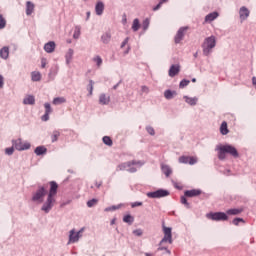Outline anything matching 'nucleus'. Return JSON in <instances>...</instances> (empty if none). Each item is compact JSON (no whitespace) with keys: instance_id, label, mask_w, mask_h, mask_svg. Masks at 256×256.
<instances>
[{"instance_id":"f257e3e1","label":"nucleus","mask_w":256,"mask_h":256,"mask_svg":"<svg viewBox=\"0 0 256 256\" xmlns=\"http://www.w3.org/2000/svg\"><path fill=\"white\" fill-rule=\"evenodd\" d=\"M50 190L48 193V197L46 202L42 206V211L45 213H49L51 209H53V205H55V195H57V189H59V185L55 181L49 182Z\"/></svg>"},{"instance_id":"f03ea898","label":"nucleus","mask_w":256,"mask_h":256,"mask_svg":"<svg viewBox=\"0 0 256 256\" xmlns=\"http://www.w3.org/2000/svg\"><path fill=\"white\" fill-rule=\"evenodd\" d=\"M218 158L223 161V159L227 158V154L231 155L232 157H234L235 159H237V157H239V152L237 151V148H235V146L232 145H220L218 146Z\"/></svg>"},{"instance_id":"7ed1b4c3","label":"nucleus","mask_w":256,"mask_h":256,"mask_svg":"<svg viewBox=\"0 0 256 256\" xmlns=\"http://www.w3.org/2000/svg\"><path fill=\"white\" fill-rule=\"evenodd\" d=\"M139 167H143V162L132 160L118 165V171H129V173H136L137 168Z\"/></svg>"},{"instance_id":"20e7f679","label":"nucleus","mask_w":256,"mask_h":256,"mask_svg":"<svg viewBox=\"0 0 256 256\" xmlns=\"http://www.w3.org/2000/svg\"><path fill=\"white\" fill-rule=\"evenodd\" d=\"M216 45L217 40L215 39V36L207 37L202 44L203 55H205V57H209Z\"/></svg>"},{"instance_id":"39448f33","label":"nucleus","mask_w":256,"mask_h":256,"mask_svg":"<svg viewBox=\"0 0 256 256\" xmlns=\"http://www.w3.org/2000/svg\"><path fill=\"white\" fill-rule=\"evenodd\" d=\"M206 217L210 221H227L229 219V216L225 212H209L206 214Z\"/></svg>"},{"instance_id":"423d86ee","label":"nucleus","mask_w":256,"mask_h":256,"mask_svg":"<svg viewBox=\"0 0 256 256\" xmlns=\"http://www.w3.org/2000/svg\"><path fill=\"white\" fill-rule=\"evenodd\" d=\"M164 237L160 241L159 245H163V243H169L170 245L173 243V234L171 227H167L165 225L162 226Z\"/></svg>"},{"instance_id":"0eeeda50","label":"nucleus","mask_w":256,"mask_h":256,"mask_svg":"<svg viewBox=\"0 0 256 256\" xmlns=\"http://www.w3.org/2000/svg\"><path fill=\"white\" fill-rule=\"evenodd\" d=\"M12 145L17 151H27V149H31V144L29 142H23L21 138L13 140Z\"/></svg>"},{"instance_id":"6e6552de","label":"nucleus","mask_w":256,"mask_h":256,"mask_svg":"<svg viewBox=\"0 0 256 256\" xmlns=\"http://www.w3.org/2000/svg\"><path fill=\"white\" fill-rule=\"evenodd\" d=\"M168 195L169 191L163 189L147 193V197H149L150 199H160V197H167Z\"/></svg>"},{"instance_id":"1a4fd4ad","label":"nucleus","mask_w":256,"mask_h":256,"mask_svg":"<svg viewBox=\"0 0 256 256\" xmlns=\"http://www.w3.org/2000/svg\"><path fill=\"white\" fill-rule=\"evenodd\" d=\"M83 231H85V228H81L77 233H75V229H72L69 235V243H77L81 239V233Z\"/></svg>"},{"instance_id":"9d476101","label":"nucleus","mask_w":256,"mask_h":256,"mask_svg":"<svg viewBox=\"0 0 256 256\" xmlns=\"http://www.w3.org/2000/svg\"><path fill=\"white\" fill-rule=\"evenodd\" d=\"M47 195V191L44 187H41L33 196V201H37L38 203H43V199Z\"/></svg>"},{"instance_id":"9b49d317","label":"nucleus","mask_w":256,"mask_h":256,"mask_svg":"<svg viewBox=\"0 0 256 256\" xmlns=\"http://www.w3.org/2000/svg\"><path fill=\"white\" fill-rule=\"evenodd\" d=\"M188 29H189V27H181L178 30V32L174 38L175 43H181V41H183V37H185V33H187Z\"/></svg>"},{"instance_id":"f8f14e48","label":"nucleus","mask_w":256,"mask_h":256,"mask_svg":"<svg viewBox=\"0 0 256 256\" xmlns=\"http://www.w3.org/2000/svg\"><path fill=\"white\" fill-rule=\"evenodd\" d=\"M179 163H189V165H195V163H197V157H193V156H181L179 158Z\"/></svg>"},{"instance_id":"ddd939ff","label":"nucleus","mask_w":256,"mask_h":256,"mask_svg":"<svg viewBox=\"0 0 256 256\" xmlns=\"http://www.w3.org/2000/svg\"><path fill=\"white\" fill-rule=\"evenodd\" d=\"M202 191L200 189H192L184 192L185 197H199Z\"/></svg>"},{"instance_id":"4468645a","label":"nucleus","mask_w":256,"mask_h":256,"mask_svg":"<svg viewBox=\"0 0 256 256\" xmlns=\"http://www.w3.org/2000/svg\"><path fill=\"white\" fill-rule=\"evenodd\" d=\"M249 9H247V7L245 6H242L240 8V11H239V15H240V19L241 21H245V19H247V17H249Z\"/></svg>"},{"instance_id":"2eb2a0df","label":"nucleus","mask_w":256,"mask_h":256,"mask_svg":"<svg viewBox=\"0 0 256 256\" xmlns=\"http://www.w3.org/2000/svg\"><path fill=\"white\" fill-rule=\"evenodd\" d=\"M35 12V4L31 1L26 2V15L30 16L33 15Z\"/></svg>"},{"instance_id":"dca6fc26","label":"nucleus","mask_w":256,"mask_h":256,"mask_svg":"<svg viewBox=\"0 0 256 256\" xmlns=\"http://www.w3.org/2000/svg\"><path fill=\"white\" fill-rule=\"evenodd\" d=\"M111 102V97L106 94H100L99 96V103L100 105H109Z\"/></svg>"},{"instance_id":"f3484780","label":"nucleus","mask_w":256,"mask_h":256,"mask_svg":"<svg viewBox=\"0 0 256 256\" xmlns=\"http://www.w3.org/2000/svg\"><path fill=\"white\" fill-rule=\"evenodd\" d=\"M179 71H181V67L179 65H172L169 69V77H175V75H179Z\"/></svg>"},{"instance_id":"a211bd4d","label":"nucleus","mask_w":256,"mask_h":256,"mask_svg":"<svg viewBox=\"0 0 256 256\" xmlns=\"http://www.w3.org/2000/svg\"><path fill=\"white\" fill-rule=\"evenodd\" d=\"M55 47H56L55 42L50 41L44 45V51H46V53H53V51H55Z\"/></svg>"},{"instance_id":"6ab92c4d","label":"nucleus","mask_w":256,"mask_h":256,"mask_svg":"<svg viewBox=\"0 0 256 256\" xmlns=\"http://www.w3.org/2000/svg\"><path fill=\"white\" fill-rule=\"evenodd\" d=\"M103 11H105V4L103 2H97L95 6L96 15H103Z\"/></svg>"},{"instance_id":"aec40b11","label":"nucleus","mask_w":256,"mask_h":256,"mask_svg":"<svg viewBox=\"0 0 256 256\" xmlns=\"http://www.w3.org/2000/svg\"><path fill=\"white\" fill-rule=\"evenodd\" d=\"M217 17H219V13L212 12V13L206 15L205 21H206V23H211L212 21H215V19H217Z\"/></svg>"},{"instance_id":"412c9836","label":"nucleus","mask_w":256,"mask_h":256,"mask_svg":"<svg viewBox=\"0 0 256 256\" xmlns=\"http://www.w3.org/2000/svg\"><path fill=\"white\" fill-rule=\"evenodd\" d=\"M24 105H35V96L28 95L23 100Z\"/></svg>"},{"instance_id":"4be33fe9","label":"nucleus","mask_w":256,"mask_h":256,"mask_svg":"<svg viewBox=\"0 0 256 256\" xmlns=\"http://www.w3.org/2000/svg\"><path fill=\"white\" fill-rule=\"evenodd\" d=\"M1 59H9V47H3L0 50Z\"/></svg>"},{"instance_id":"5701e85b","label":"nucleus","mask_w":256,"mask_h":256,"mask_svg":"<svg viewBox=\"0 0 256 256\" xmlns=\"http://www.w3.org/2000/svg\"><path fill=\"white\" fill-rule=\"evenodd\" d=\"M221 135H227L229 133V128L227 127V123L224 121L220 126Z\"/></svg>"},{"instance_id":"b1692460","label":"nucleus","mask_w":256,"mask_h":256,"mask_svg":"<svg viewBox=\"0 0 256 256\" xmlns=\"http://www.w3.org/2000/svg\"><path fill=\"white\" fill-rule=\"evenodd\" d=\"M34 153L37 155H45V153H47V148H45V146H38L34 150Z\"/></svg>"},{"instance_id":"393cba45","label":"nucleus","mask_w":256,"mask_h":256,"mask_svg":"<svg viewBox=\"0 0 256 256\" xmlns=\"http://www.w3.org/2000/svg\"><path fill=\"white\" fill-rule=\"evenodd\" d=\"M63 103H67V99H65V97H56L53 99V105H61Z\"/></svg>"},{"instance_id":"a878e982","label":"nucleus","mask_w":256,"mask_h":256,"mask_svg":"<svg viewBox=\"0 0 256 256\" xmlns=\"http://www.w3.org/2000/svg\"><path fill=\"white\" fill-rule=\"evenodd\" d=\"M92 61L93 63H96L97 67H101L103 65V58H101V56H94Z\"/></svg>"},{"instance_id":"bb28decb","label":"nucleus","mask_w":256,"mask_h":256,"mask_svg":"<svg viewBox=\"0 0 256 256\" xmlns=\"http://www.w3.org/2000/svg\"><path fill=\"white\" fill-rule=\"evenodd\" d=\"M32 81H41V72L34 71L31 73Z\"/></svg>"},{"instance_id":"cd10ccee","label":"nucleus","mask_w":256,"mask_h":256,"mask_svg":"<svg viewBox=\"0 0 256 256\" xmlns=\"http://www.w3.org/2000/svg\"><path fill=\"white\" fill-rule=\"evenodd\" d=\"M184 99H185L186 103H188V105H197L198 99L196 97L191 98V97L185 96Z\"/></svg>"},{"instance_id":"c85d7f7f","label":"nucleus","mask_w":256,"mask_h":256,"mask_svg":"<svg viewBox=\"0 0 256 256\" xmlns=\"http://www.w3.org/2000/svg\"><path fill=\"white\" fill-rule=\"evenodd\" d=\"M102 141L104 145H107L108 147H111L113 145V140L109 136H104Z\"/></svg>"},{"instance_id":"c756f323","label":"nucleus","mask_w":256,"mask_h":256,"mask_svg":"<svg viewBox=\"0 0 256 256\" xmlns=\"http://www.w3.org/2000/svg\"><path fill=\"white\" fill-rule=\"evenodd\" d=\"M101 39L103 43H109V41H111V33L106 32L102 35Z\"/></svg>"},{"instance_id":"7c9ffc66","label":"nucleus","mask_w":256,"mask_h":256,"mask_svg":"<svg viewBox=\"0 0 256 256\" xmlns=\"http://www.w3.org/2000/svg\"><path fill=\"white\" fill-rule=\"evenodd\" d=\"M243 210L241 209H237V208H234V209H229L226 211L227 215H239V213H241Z\"/></svg>"},{"instance_id":"2f4dec72","label":"nucleus","mask_w":256,"mask_h":256,"mask_svg":"<svg viewBox=\"0 0 256 256\" xmlns=\"http://www.w3.org/2000/svg\"><path fill=\"white\" fill-rule=\"evenodd\" d=\"M162 171L166 175V177H169V175H171V173H173L171 168L167 165L162 166Z\"/></svg>"},{"instance_id":"473e14b6","label":"nucleus","mask_w":256,"mask_h":256,"mask_svg":"<svg viewBox=\"0 0 256 256\" xmlns=\"http://www.w3.org/2000/svg\"><path fill=\"white\" fill-rule=\"evenodd\" d=\"M123 221L124 223H129V225H131L133 221H135V218H133L131 215H126L123 217Z\"/></svg>"},{"instance_id":"72a5a7b5","label":"nucleus","mask_w":256,"mask_h":256,"mask_svg":"<svg viewBox=\"0 0 256 256\" xmlns=\"http://www.w3.org/2000/svg\"><path fill=\"white\" fill-rule=\"evenodd\" d=\"M60 135H61V133L59 131L55 130L51 136L52 143H55V141H57V139H59Z\"/></svg>"},{"instance_id":"f704fd0d","label":"nucleus","mask_w":256,"mask_h":256,"mask_svg":"<svg viewBox=\"0 0 256 256\" xmlns=\"http://www.w3.org/2000/svg\"><path fill=\"white\" fill-rule=\"evenodd\" d=\"M187 196H182L181 198H180V201H181V203H182V205H185V207L187 208V209H191V205L187 202V198H186Z\"/></svg>"},{"instance_id":"c9c22d12","label":"nucleus","mask_w":256,"mask_h":256,"mask_svg":"<svg viewBox=\"0 0 256 256\" xmlns=\"http://www.w3.org/2000/svg\"><path fill=\"white\" fill-rule=\"evenodd\" d=\"M44 107H45V113L46 114L51 115V113H53V109L51 108V104L45 103Z\"/></svg>"},{"instance_id":"e433bc0d","label":"nucleus","mask_w":256,"mask_h":256,"mask_svg":"<svg viewBox=\"0 0 256 256\" xmlns=\"http://www.w3.org/2000/svg\"><path fill=\"white\" fill-rule=\"evenodd\" d=\"M139 27H140L139 19H134L133 24H132L133 31H139Z\"/></svg>"},{"instance_id":"4c0bfd02","label":"nucleus","mask_w":256,"mask_h":256,"mask_svg":"<svg viewBox=\"0 0 256 256\" xmlns=\"http://www.w3.org/2000/svg\"><path fill=\"white\" fill-rule=\"evenodd\" d=\"M80 35H81V28L79 26H77L75 28L73 37H74V39H79Z\"/></svg>"},{"instance_id":"58836bf2","label":"nucleus","mask_w":256,"mask_h":256,"mask_svg":"<svg viewBox=\"0 0 256 256\" xmlns=\"http://www.w3.org/2000/svg\"><path fill=\"white\" fill-rule=\"evenodd\" d=\"M6 25H7V20H5L3 15H0V29H5Z\"/></svg>"},{"instance_id":"ea45409f","label":"nucleus","mask_w":256,"mask_h":256,"mask_svg":"<svg viewBox=\"0 0 256 256\" xmlns=\"http://www.w3.org/2000/svg\"><path fill=\"white\" fill-rule=\"evenodd\" d=\"M97 203H99V200H97V199L89 200L87 202V207H95V205H97Z\"/></svg>"},{"instance_id":"a19ab883","label":"nucleus","mask_w":256,"mask_h":256,"mask_svg":"<svg viewBox=\"0 0 256 256\" xmlns=\"http://www.w3.org/2000/svg\"><path fill=\"white\" fill-rule=\"evenodd\" d=\"M189 83H191V81L186 80V79L182 80L179 85L180 89L187 87V85H189Z\"/></svg>"},{"instance_id":"79ce46f5","label":"nucleus","mask_w":256,"mask_h":256,"mask_svg":"<svg viewBox=\"0 0 256 256\" xmlns=\"http://www.w3.org/2000/svg\"><path fill=\"white\" fill-rule=\"evenodd\" d=\"M164 97H165L166 99H173V92H171V90H166V91L164 92Z\"/></svg>"},{"instance_id":"37998d69","label":"nucleus","mask_w":256,"mask_h":256,"mask_svg":"<svg viewBox=\"0 0 256 256\" xmlns=\"http://www.w3.org/2000/svg\"><path fill=\"white\" fill-rule=\"evenodd\" d=\"M71 59H73V50L72 49L69 50V54H66L67 63H69V61H71Z\"/></svg>"},{"instance_id":"c03bdc74","label":"nucleus","mask_w":256,"mask_h":256,"mask_svg":"<svg viewBox=\"0 0 256 256\" xmlns=\"http://www.w3.org/2000/svg\"><path fill=\"white\" fill-rule=\"evenodd\" d=\"M95 85V82L93 80L89 81V95H93V86Z\"/></svg>"},{"instance_id":"a18cd8bd","label":"nucleus","mask_w":256,"mask_h":256,"mask_svg":"<svg viewBox=\"0 0 256 256\" xmlns=\"http://www.w3.org/2000/svg\"><path fill=\"white\" fill-rule=\"evenodd\" d=\"M15 151V148L12 146L10 148L5 149L6 155H13V152Z\"/></svg>"},{"instance_id":"49530a36","label":"nucleus","mask_w":256,"mask_h":256,"mask_svg":"<svg viewBox=\"0 0 256 256\" xmlns=\"http://www.w3.org/2000/svg\"><path fill=\"white\" fill-rule=\"evenodd\" d=\"M168 0H160L159 4L153 8V11H157L158 9L161 8V5H163V3H167Z\"/></svg>"},{"instance_id":"de8ad7c7","label":"nucleus","mask_w":256,"mask_h":256,"mask_svg":"<svg viewBox=\"0 0 256 256\" xmlns=\"http://www.w3.org/2000/svg\"><path fill=\"white\" fill-rule=\"evenodd\" d=\"M157 251H166V253H168V255H171V250L167 249V247H162V245H160V247L157 249Z\"/></svg>"},{"instance_id":"09e8293b","label":"nucleus","mask_w":256,"mask_h":256,"mask_svg":"<svg viewBox=\"0 0 256 256\" xmlns=\"http://www.w3.org/2000/svg\"><path fill=\"white\" fill-rule=\"evenodd\" d=\"M146 131H147V133H149V135H155V129H153V127H151V126H148L146 128Z\"/></svg>"},{"instance_id":"8fccbe9b","label":"nucleus","mask_w":256,"mask_h":256,"mask_svg":"<svg viewBox=\"0 0 256 256\" xmlns=\"http://www.w3.org/2000/svg\"><path fill=\"white\" fill-rule=\"evenodd\" d=\"M233 225H239V223H244L243 219L242 218H235L233 221H232Z\"/></svg>"},{"instance_id":"3c124183","label":"nucleus","mask_w":256,"mask_h":256,"mask_svg":"<svg viewBox=\"0 0 256 256\" xmlns=\"http://www.w3.org/2000/svg\"><path fill=\"white\" fill-rule=\"evenodd\" d=\"M134 235H136L137 237H141V235H143V230L141 229H137L133 231Z\"/></svg>"},{"instance_id":"603ef678","label":"nucleus","mask_w":256,"mask_h":256,"mask_svg":"<svg viewBox=\"0 0 256 256\" xmlns=\"http://www.w3.org/2000/svg\"><path fill=\"white\" fill-rule=\"evenodd\" d=\"M117 209H119L118 206H112V207L105 208V211H106V212H109V211H117Z\"/></svg>"},{"instance_id":"864d4df0","label":"nucleus","mask_w":256,"mask_h":256,"mask_svg":"<svg viewBox=\"0 0 256 256\" xmlns=\"http://www.w3.org/2000/svg\"><path fill=\"white\" fill-rule=\"evenodd\" d=\"M4 85H5V78H3V75H0V89H3Z\"/></svg>"},{"instance_id":"5fc2aeb1","label":"nucleus","mask_w":256,"mask_h":256,"mask_svg":"<svg viewBox=\"0 0 256 256\" xmlns=\"http://www.w3.org/2000/svg\"><path fill=\"white\" fill-rule=\"evenodd\" d=\"M143 205V202H134L132 203L131 207L135 208V207H141Z\"/></svg>"},{"instance_id":"6e6d98bb","label":"nucleus","mask_w":256,"mask_h":256,"mask_svg":"<svg viewBox=\"0 0 256 256\" xmlns=\"http://www.w3.org/2000/svg\"><path fill=\"white\" fill-rule=\"evenodd\" d=\"M143 27L144 29H147V27H149V19L144 20Z\"/></svg>"},{"instance_id":"4d7b16f0","label":"nucleus","mask_w":256,"mask_h":256,"mask_svg":"<svg viewBox=\"0 0 256 256\" xmlns=\"http://www.w3.org/2000/svg\"><path fill=\"white\" fill-rule=\"evenodd\" d=\"M46 65H47V60L46 59H42L41 60V67H42V69H45Z\"/></svg>"},{"instance_id":"13d9d810","label":"nucleus","mask_w":256,"mask_h":256,"mask_svg":"<svg viewBox=\"0 0 256 256\" xmlns=\"http://www.w3.org/2000/svg\"><path fill=\"white\" fill-rule=\"evenodd\" d=\"M127 43H129V38H126L122 44H121V48L123 49V47H125V45H127Z\"/></svg>"},{"instance_id":"bf43d9fd","label":"nucleus","mask_w":256,"mask_h":256,"mask_svg":"<svg viewBox=\"0 0 256 256\" xmlns=\"http://www.w3.org/2000/svg\"><path fill=\"white\" fill-rule=\"evenodd\" d=\"M42 121H49V114H44L43 116H42Z\"/></svg>"},{"instance_id":"052dcab7","label":"nucleus","mask_w":256,"mask_h":256,"mask_svg":"<svg viewBox=\"0 0 256 256\" xmlns=\"http://www.w3.org/2000/svg\"><path fill=\"white\" fill-rule=\"evenodd\" d=\"M142 91H146L147 92V91H149V88H147L146 86H143L142 87Z\"/></svg>"},{"instance_id":"680f3d73","label":"nucleus","mask_w":256,"mask_h":256,"mask_svg":"<svg viewBox=\"0 0 256 256\" xmlns=\"http://www.w3.org/2000/svg\"><path fill=\"white\" fill-rule=\"evenodd\" d=\"M102 183L99 182V183H96V187L99 189V187H101Z\"/></svg>"},{"instance_id":"e2e57ef3","label":"nucleus","mask_w":256,"mask_h":256,"mask_svg":"<svg viewBox=\"0 0 256 256\" xmlns=\"http://www.w3.org/2000/svg\"><path fill=\"white\" fill-rule=\"evenodd\" d=\"M192 83H197V79L193 78Z\"/></svg>"},{"instance_id":"0e129e2a","label":"nucleus","mask_w":256,"mask_h":256,"mask_svg":"<svg viewBox=\"0 0 256 256\" xmlns=\"http://www.w3.org/2000/svg\"><path fill=\"white\" fill-rule=\"evenodd\" d=\"M145 256H152L151 254H149V253H145Z\"/></svg>"},{"instance_id":"69168bd1","label":"nucleus","mask_w":256,"mask_h":256,"mask_svg":"<svg viewBox=\"0 0 256 256\" xmlns=\"http://www.w3.org/2000/svg\"><path fill=\"white\" fill-rule=\"evenodd\" d=\"M194 57L197 59V53L194 54Z\"/></svg>"},{"instance_id":"338daca9","label":"nucleus","mask_w":256,"mask_h":256,"mask_svg":"<svg viewBox=\"0 0 256 256\" xmlns=\"http://www.w3.org/2000/svg\"><path fill=\"white\" fill-rule=\"evenodd\" d=\"M113 223H115V220H112L111 224L113 225Z\"/></svg>"}]
</instances>
